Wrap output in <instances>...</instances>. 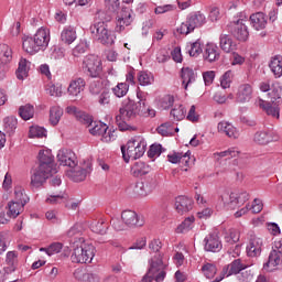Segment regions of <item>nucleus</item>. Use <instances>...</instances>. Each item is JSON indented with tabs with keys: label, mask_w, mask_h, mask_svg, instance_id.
<instances>
[{
	"label": "nucleus",
	"mask_w": 282,
	"mask_h": 282,
	"mask_svg": "<svg viewBox=\"0 0 282 282\" xmlns=\"http://www.w3.org/2000/svg\"><path fill=\"white\" fill-rule=\"evenodd\" d=\"M278 265H282V256L276 251H271L268 262L263 265V270H265V272H273Z\"/></svg>",
	"instance_id": "26"
},
{
	"label": "nucleus",
	"mask_w": 282,
	"mask_h": 282,
	"mask_svg": "<svg viewBox=\"0 0 282 282\" xmlns=\"http://www.w3.org/2000/svg\"><path fill=\"white\" fill-rule=\"evenodd\" d=\"M246 19H239L234 21L230 25V32L237 41L246 42L250 36V32H248V25H246Z\"/></svg>",
	"instance_id": "9"
},
{
	"label": "nucleus",
	"mask_w": 282,
	"mask_h": 282,
	"mask_svg": "<svg viewBox=\"0 0 282 282\" xmlns=\"http://www.w3.org/2000/svg\"><path fill=\"white\" fill-rule=\"evenodd\" d=\"M54 174L55 173L52 172L51 170H46L45 167L39 166L31 174V186H33V188H41V186L45 184L50 175H54Z\"/></svg>",
	"instance_id": "15"
},
{
	"label": "nucleus",
	"mask_w": 282,
	"mask_h": 282,
	"mask_svg": "<svg viewBox=\"0 0 282 282\" xmlns=\"http://www.w3.org/2000/svg\"><path fill=\"white\" fill-rule=\"evenodd\" d=\"M28 72H30V62L25 58H21L19 62V67L15 72L18 80H25L28 78Z\"/></svg>",
	"instance_id": "35"
},
{
	"label": "nucleus",
	"mask_w": 282,
	"mask_h": 282,
	"mask_svg": "<svg viewBox=\"0 0 282 282\" xmlns=\"http://www.w3.org/2000/svg\"><path fill=\"white\" fill-rule=\"evenodd\" d=\"M219 45L223 52H226V54H230V52H235V50H237V43H235L232 37H230L228 34L220 35Z\"/></svg>",
	"instance_id": "31"
},
{
	"label": "nucleus",
	"mask_w": 282,
	"mask_h": 282,
	"mask_svg": "<svg viewBox=\"0 0 282 282\" xmlns=\"http://www.w3.org/2000/svg\"><path fill=\"white\" fill-rule=\"evenodd\" d=\"M83 69L90 78L102 76V59L98 55H88L83 61Z\"/></svg>",
	"instance_id": "7"
},
{
	"label": "nucleus",
	"mask_w": 282,
	"mask_h": 282,
	"mask_svg": "<svg viewBox=\"0 0 282 282\" xmlns=\"http://www.w3.org/2000/svg\"><path fill=\"white\" fill-rule=\"evenodd\" d=\"M130 188L133 195H135L137 197H147L149 195V192L147 191V185L144 184V182L135 183Z\"/></svg>",
	"instance_id": "45"
},
{
	"label": "nucleus",
	"mask_w": 282,
	"mask_h": 282,
	"mask_svg": "<svg viewBox=\"0 0 282 282\" xmlns=\"http://www.w3.org/2000/svg\"><path fill=\"white\" fill-rule=\"evenodd\" d=\"M252 85L250 84H241L238 86V90L236 94L237 102H241L242 105L246 102H250L252 100Z\"/></svg>",
	"instance_id": "19"
},
{
	"label": "nucleus",
	"mask_w": 282,
	"mask_h": 282,
	"mask_svg": "<svg viewBox=\"0 0 282 282\" xmlns=\"http://www.w3.org/2000/svg\"><path fill=\"white\" fill-rule=\"evenodd\" d=\"M63 250V243L61 242H53L47 248H40V252H46L48 257L53 254H58Z\"/></svg>",
	"instance_id": "48"
},
{
	"label": "nucleus",
	"mask_w": 282,
	"mask_h": 282,
	"mask_svg": "<svg viewBox=\"0 0 282 282\" xmlns=\"http://www.w3.org/2000/svg\"><path fill=\"white\" fill-rule=\"evenodd\" d=\"M155 78L153 77V74L141 70L138 73V82L142 87H147L149 85H153Z\"/></svg>",
	"instance_id": "41"
},
{
	"label": "nucleus",
	"mask_w": 282,
	"mask_h": 282,
	"mask_svg": "<svg viewBox=\"0 0 282 282\" xmlns=\"http://www.w3.org/2000/svg\"><path fill=\"white\" fill-rule=\"evenodd\" d=\"M158 133H160L161 135H171V134H173V124L171 122L162 123L158 128Z\"/></svg>",
	"instance_id": "62"
},
{
	"label": "nucleus",
	"mask_w": 282,
	"mask_h": 282,
	"mask_svg": "<svg viewBox=\"0 0 282 282\" xmlns=\"http://www.w3.org/2000/svg\"><path fill=\"white\" fill-rule=\"evenodd\" d=\"M86 85L87 83L85 82V78L77 77L72 79L67 88L68 96L70 98H80V94L85 91Z\"/></svg>",
	"instance_id": "17"
},
{
	"label": "nucleus",
	"mask_w": 282,
	"mask_h": 282,
	"mask_svg": "<svg viewBox=\"0 0 282 282\" xmlns=\"http://www.w3.org/2000/svg\"><path fill=\"white\" fill-rule=\"evenodd\" d=\"M282 87L279 82L272 84L271 89L268 94L271 102H281Z\"/></svg>",
	"instance_id": "37"
},
{
	"label": "nucleus",
	"mask_w": 282,
	"mask_h": 282,
	"mask_svg": "<svg viewBox=\"0 0 282 282\" xmlns=\"http://www.w3.org/2000/svg\"><path fill=\"white\" fill-rule=\"evenodd\" d=\"M219 47L215 44H207L204 52V58L208 63H215V61H219Z\"/></svg>",
	"instance_id": "32"
},
{
	"label": "nucleus",
	"mask_w": 282,
	"mask_h": 282,
	"mask_svg": "<svg viewBox=\"0 0 282 282\" xmlns=\"http://www.w3.org/2000/svg\"><path fill=\"white\" fill-rule=\"evenodd\" d=\"M202 270L206 279H214L217 274V267H215V264L207 263L202 268Z\"/></svg>",
	"instance_id": "58"
},
{
	"label": "nucleus",
	"mask_w": 282,
	"mask_h": 282,
	"mask_svg": "<svg viewBox=\"0 0 282 282\" xmlns=\"http://www.w3.org/2000/svg\"><path fill=\"white\" fill-rule=\"evenodd\" d=\"M57 162L61 166H68L69 169H76V166H78V159L74 151L69 149H62L58 151Z\"/></svg>",
	"instance_id": "14"
},
{
	"label": "nucleus",
	"mask_w": 282,
	"mask_h": 282,
	"mask_svg": "<svg viewBox=\"0 0 282 282\" xmlns=\"http://www.w3.org/2000/svg\"><path fill=\"white\" fill-rule=\"evenodd\" d=\"M39 162L41 169H46L53 173H56V169H54V155L50 150H40L39 152Z\"/></svg>",
	"instance_id": "18"
},
{
	"label": "nucleus",
	"mask_w": 282,
	"mask_h": 282,
	"mask_svg": "<svg viewBox=\"0 0 282 282\" xmlns=\"http://www.w3.org/2000/svg\"><path fill=\"white\" fill-rule=\"evenodd\" d=\"M167 160L172 164H180V162H185L186 164H188V160H189L188 152L185 154L183 153L169 154Z\"/></svg>",
	"instance_id": "49"
},
{
	"label": "nucleus",
	"mask_w": 282,
	"mask_h": 282,
	"mask_svg": "<svg viewBox=\"0 0 282 282\" xmlns=\"http://www.w3.org/2000/svg\"><path fill=\"white\" fill-rule=\"evenodd\" d=\"M3 128L7 133H13L17 129V118L7 117L3 119Z\"/></svg>",
	"instance_id": "53"
},
{
	"label": "nucleus",
	"mask_w": 282,
	"mask_h": 282,
	"mask_svg": "<svg viewBox=\"0 0 282 282\" xmlns=\"http://www.w3.org/2000/svg\"><path fill=\"white\" fill-rule=\"evenodd\" d=\"M112 94L117 98H124V96H127V94H129V84H127V83H119L118 85H116L112 88Z\"/></svg>",
	"instance_id": "47"
},
{
	"label": "nucleus",
	"mask_w": 282,
	"mask_h": 282,
	"mask_svg": "<svg viewBox=\"0 0 282 282\" xmlns=\"http://www.w3.org/2000/svg\"><path fill=\"white\" fill-rule=\"evenodd\" d=\"M241 270H246V264L241 262V259H236L223 269V274L224 276H232V274H239Z\"/></svg>",
	"instance_id": "24"
},
{
	"label": "nucleus",
	"mask_w": 282,
	"mask_h": 282,
	"mask_svg": "<svg viewBox=\"0 0 282 282\" xmlns=\"http://www.w3.org/2000/svg\"><path fill=\"white\" fill-rule=\"evenodd\" d=\"M47 45H50V29L40 28L34 36H22V50L26 52V54H39V52H43L47 50Z\"/></svg>",
	"instance_id": "2"
},
{
	"label": "nucleus",
	"mask_w": 282,
	"mask_h": 282,
	"mask_svg": "<svg viewBox=\"0 0 282 282\" xmlns=\"http://www.w3.org/2000/svg\"><path fill=\"white\" fill-rule=\"evenodd\" d=\"M96 257V247L85 242V239L79 238V242L74 245L70 261L73 263H91Z\"/></svg>",
	"instance_id": "3"
},
{
	"label": "nucleus",
	"mask_w": 282,
	"mask_h": 282,
	"mask_svg": "<svg viewBox=\"0 0 282 282\" xmlns=\"http://www.w3.org/2000/svg\"><path fill=\"white\" fill-rule=\"evenodd\" d=\"M1 63H10L12 61V48L8 44H0Z\"/></svg>",
	"instance_id": "44"
},
{
	"label": "nucleus",
	"mask_w": 282,
	"mask_h": 282,
	"mask_svg": "<svg viewBox=\"0 0 282 282\" xmlns=\"http://www.w3.org/2000/svg\"><path fill=\"white\" fill-rule=\"evenodd\" d=\"M101 142H113L116 138H118V134L116 133V129L113 128H108L104 132H101Z\"/></svg>",
	"instance_id": "54"
},
{
	"label": "nucleus",
	"mask_w": 282,
	"mask_h": 282,
	"mask_svg": "<svg viewBox=\"0 0 282 282\" xmlns=\"http://www.w3.org/2000/svg\"><path fill=\"white\" fill-rule=\"evenodd\" d=\"M202 25H206V15L198 11L188 15L186 21L177 28V32L178 34L188 35L191 32H195L196 28H202Z\"/></svg>",
	"instance_id": "6"
},
{
	"label": "nucleus",
	"mask_w": 282,
	"mask_h": 282,
	"mask_svg": "<svg viewBox=\"0 0 282 282\" xmlns=\"http://www.w3.org/2000/svg\"><path fill=\"white\" fill-rule=\"evenodd\" d=\"M121 219L128 228H140L145 224L144 216L138 215L133 210L122 212Z\"/></svg>",
	"instance_id": "13"
},
{
	"label": "nucleus",
	"mask_w": 282,
	"mask_h": 282,
	"mask_svg": "<svg viewBox=\"0 0 282 282\" xmlns=\"http://www.w3.org/2000/svg\"><path fill=\"white\" fill-rule=\"evenodd\" d=\"M89 30L93 39L101 43V45H113L116 43V35L109 30V25L105 21L94 22Z\"/></svg>",
	"instance_id": "5"
},
{
	"label": "nucleus",
	"mask_w": 282,
	"mask_h": 282,
	"mask_svg": "<svg viewBox=\"0 0 282 282\" xmlns=\"http://www.w3.org/2000/svg\"><path fill=\"white\" fill-rule=\"evenodd\" d=\"M248 199H250L248 192H240L239 194L231 193L230 195L226 194L223 196L224 204H227L232 210L246 204Z\"/></svg>",
	"instance_id": "10"
},
{
	"label": "nucleus",
	"mask_w": 282,
	"mask_h": 282,
	"mask_svg": "<svg viewBox=\"0 0 282 282\" xmlns=\"http://www.w3.org/2000/svg\"><path fill=\"white\" fill-rule=\"evenodd\" d=\"M121 152L124 162H129V160H139V158H142L147 152V141L141 137L131 139L126 147H121Z\"/></svg>",
	"instance_id": "4"
},
{
	"label": "nucleus",
	"mask_w": 282,
	"mask_h": 282,
	"mask_svg": "<svg viewBox=\"0 0 282 282\" xmlns=\"http://www.w3.org/2000/svg\"><path fill=\"white\" fill-rule=\"evenodd\" d=\"M263 248V238L259 237L254 231L249 232V242L247 245L248 257H260Z\"/></svg>",
	"instance_id": "8"
},
{
	"label": "nucleus",
	"mask_w": 282,
	"mask_h": 282,
	"mask_svg": "<svg viewBox=\"0 0 282 282\" xmlns=\"http://www.w3.org/2000/svg\"><path fill=\"white\" fill-rule=\"evenodd\" d=\"M63 202H65V193L51 194L46 198V204H63Z\"/></svg>",
	"instance_id": "60"
},
{
	"label": "nucleus",
	"mask_w": 282,
	"mask_h": 282,
	"mask_svg": "<svg viewBox=\"0 0 282 282\" xmlns=\"http://www.w3.org/2000/svg\"><path fill=\"white\" fill-rule=\"evenodd\" d=\"M204 242L206 252H219L223 248L221 240L217 235L207 236Z\"/></svg>",
	"instance_id": "23"
},
{
	"label": "nucleus",
	"mask_w": 282,
	"mask_h": 282,
	"mask_svg": "<svg viewBox=\"0 0 282 282\" xmlns=\"http://www.w3.org/2000/svg\"><path fill=\"white\" fill-rule=\"evenodd\" d=\"M61 118H63V110L58 106H53L50 109V122L53 127H56L58 122H61Z\"/></svg>",
	"instance_id": "40"
},
{
	"label": "nucleus",
	"mask_w": 282,
	"mask_h": 282,
	"mask_svg": "<svg viewBox=\"0 0 282 282\" xmlns=\"http://www.w3.org/2000/svg\"><path fill=\"white\" fill-rule=\"evenodd\" d=\"M47 131L43 127L32 126L29 130V138H45Z\"/></svg>",
	"instance_id": "51"
},
{
	"label": "nucleus",
	"mask_w": 282,
	"mask_h": 282,
	"mask_svg": "<svg viewBox=\"0 0 282 282\" xmlns=\"http://www.w3.org/2000/svg\"><path fill=\"white\" fill-rule=\"evenodd\" d=\"M251 25L254 30H265V25H268V19L265 18V13L257 12L250 15Z\"/></svg>",
	"instance_id": "29"
},
{
	"label": "nucleus",
	"mask_w": 282,
	"mask_h": 282,
	"mask_svg": "<svg viewBox=\"0 0 282 282\" xmlns=\"http://www.w3.org/2000/svg\"><path fill=\"white\" fill-rule=\"evenodd\" d=\"M254 278V273H252V270L246 265L245 269L241 270V272L238 273V281L240 282H250Z\"/></svg>",
	"instance_id": "52"
},
{
	"label": "nucleus",
	"mask_w": 282,
	"mask_h": 282,
	"mask_svg": "<svg viewBox=\"0 0 282 282\" xmlns=\"http://www.w3.org/2000/svg\"><path fill=\"white\" fill-rule=\"evenodd\" d=\"M8 216L11 217L12 219H17V216L23 213L25 205L19 202L11 200L8 203Z\"/></svg>",
	"instance_id": "36"
},
{
	"label": "nucleus",
	"mask_w": 282,
	"mask_h": 282,
	"mask_svg": "<svg viewBox=\"0 0 282 282\" xmlns=\"http://www.w3.org/2000/svg\"><path fill=\"white\" fill-rule=\"evenodd\" d=\"M46 91L50 94V96H55V98H61V96H63V88L58 85H48L46 87Z\"/></svg>",
	"instance_id": "61"
},
{
	"label": "nucleus",
	"mask_w": 282,
	"mask_h": 282,
	"mask_svg": "<svg viewBox=\"0 0 282 282\" xmlns=\"http://www.w3.org/2000/svg\"><path fill=\"white\" fill-rule=\"evenodd\" d=\"M97 78L90 83L89 91L93 96H98L101 91H105V79L100 77H93Z\"/></svg>",
	"instance_id": "38"
},
{
	"label": "nucleus",
	"mask_w": 282,
	"mask_h": 282,
	"mask_svg": "<svg viewBox=\"0 0 282 282\" xmlns=\"http://www.w3.org/2000/svg\"><path fill=\"white\" fill-rule=\"evenodd\" d=\"M253 141L256 144H270L272 142V135L268 131H258L254 133Z\"/></svg>",
	"instance_id": "42"
},
{
	"label": "nucleus",
	"mask_w": 282,
	"mask_h": 282,
	"mask_svg": "<svg viewBox=\"0 0 282 282\" xmlns=\"http://www.w3.org/2000/svg\"><path fill=\"white\" fill-rule=\"evenodd\" d=\"M171 116L174 118V120H184L186 118V108L183 105L175 106L171 110Z\"/></svg>",
	"instance_id": "50"
},
{
	"label": "nucleus",
	"mask_w": 282,
	"mask_h": 282,
	"mask_svg": "<svg viewBox=\"0 0 282 282\" xmlns=\"http://www.w3.org/2000/svg\"><path fill=\"white\" fill-rule=\"evenodd\" d=\"M232 83V70H227L220 78V87L228 89Z\"/></svg>",
	"instance_id": "59"
},
{
	"label": "nucleus",
	"mask_w": 282,
	"mask_h": 282,
	"mask_svg": "<svg viewBox=\"0 0 282 282\" xmlns=\"http://www.w3.org/2000/svg\"><path fill=\"white\" fill-rule=\"evenodd\" d=\"M74 278L79 282H100V278L96 273H87L83 269L74 271Z\"/></svg>",
	"instance_id": "30"
},
{
	"label": "nucleus",
	"mask_w": 282,
	"mask_h": 282,
	"mask_svg": "<svg viewBox=\"0 0 282 282\" xmlns=\"http://www.w3.org/2000/svg\"><path fill=\"white\" fill-rule=\"evenodd\" d=\"M97 101L101 107H107V105L111 104V93H109V90L107 89L102 90L99 94Z\"/></svg>",
	"instance_id": "56"
},
{
	"label": "nucleus",
	"mask_w": 282,
	"mask_h": 282,
	"mask_svg": "<svg viewBox=\"0 0 282 282\" xmlns=\"http://www.w3.org/2000/svg\"><path fill=\"white\" fill-rule=\"evenodd\" d=\"M133 23V15L131 9L122 8L116 18L115 32H124L126 28H129Z\"/></svg>",
	"instance_id": "11"
},
{
	"label": "nucleus",
	"mask_w": 282,
	"mask_h": 282,
	"mask_svg": "<svg viewBox=\"0 0 282 282\" xmlns=\"http://www.w3.org/2000/svg\"><path fill=\"white\" fill-rule=\"evenodd\" d=\"M240 237L241 235L237 229H230L229 232L225 236V241L232 246V243H237V241H239Z\"/></svg>",
	"instance_id": "57"
},
{
	"label": "nucleus",
	"mask_w": 282,
	"mask_h": 282,
	"mask_svg": "<svg viewBox=\"0 0 282 282\" xmlns=\"http://www.w3.org/2000/svg\"><path fill=\"white\" fill-rule=\"evenodd\" d=\"M269 67L272 72V74L275 76V78H281L282 76V56L275 55L271 57Z\"/></svg>",
	"instance_id": "34"
},
{
	"label": "nucleus",
	"mask_w": 282,
	"mask_h": 282,
	"mask_svg": "<svg viewBox=\"0 0 282 282\" xmlns=\"http://www.w3.org/2000/svg\"><path fill=\"white\" fill-rule=\"evenodd\" d=\"M130 173L133 177H142V175L151 173V166L142 161H138L131 166Z\"/></svg>",
	"instance_id": "27"
},
{
	"label": "nucleus",
	"mask_w": 282,
	"mask_h": 282,
	"mask_svg": "<svg viewBox=\"0 0 282 282\" xmlns=\"http://www.w3.org/2000/svg\"><path fill=\"white\" fill-rule=\"evenodd\" d=\"M87 173H91V164H88L87 169H82L80 166L76 165L67 171V176L73 180V182H85Z\"/></svg>",
	"instance_id": "20"
},
{
	"label": "nucleus",
	"mask_w": 282,
	"mask_h": 282,
	"mask_svg": "<svg viewBox=\"0 0 282 282\" xmlns=\"http://www.w3.org/2000/svg\"><path fill=\"white\" fill-rule=\"evenodd\" d=\"M138 116H140V106L131 98L124 99L119 108V113L116 116V124L119 131H138V127L128 123L135 120Z\"/></svg>",
	"instance_id": "1"
},
{
	"label": "nucleus",
	"mask_w": 282,
	"mask_h": 282,
	"mask_svg": "<svg viewBox=\"0 0 282 282\" xmlns=\"http://www.w3.org/2000/svg\"><path fill=\"white\" fill-rule=\"evenodd\" d=\"M77 34H76V28L74 26H65L61 33V41L62 43H65L66 45H72L74 41H76Z\"/></svg>",
	"instance_id": "33"
},
{
	"label": "nucleus",
	"mask_w": 282,
	"mask_h": 282,
	"mask_svg": "<svg viewBox=\"0 0 282 282\" xmlns=\"http://www.w3.org/2000/svg\"><path fill=\"white\" fill-rule=\"evenodd\" d=\"M86 124H88V131L91 133V135H102V132L107 131L109 129V126L107 123L100 122V121H94L91 118H87Z\"/></svg>",
	"instance_id": "22"
},
{
	"label": "nucleus",
	"mask_w": 282,
	"mask_h": 282,
	"mask_svg": "<svg viewBox=\"0 0 282 282\" xmlns=\"http://www.w3.org/2000/svg\"><path fill=\"white\" fill-rule=\"evenodd\" d=\"M218 131L219 133H225L228 138L232 140H237L239 138V130L232 126V123L227 121H220L218 123Z\"/></svg>",
	"instance_id": "25"
},
{
	"label": "nucleus",
	"mask_w": 282,
	"mask_h": 282,
	"mask_svg": "<svg viewBox=\"0 0 282 282\" xmlns=\"http://www.w3.org/2000/svg\"><path fill=\"white\" fill-rule=\"evenodd\" d=\"M256 106L262 109L267 116L279 119L281 117V108H279V101H265L261 98L256 100Z\"/></svg>",
	"instance_id": "16"
},
{
	"label": "nucleus",
	"mask_w": 282,
	"mask_h": 282,
	"mask_svg": "<svg viewBox=\"0 0 282 282\" xmlns=\"http://www.w3.org/2000/svg\"><path fill=\"white\" fill-rule=\"evenodd\" d=\"M19 116L22 120H30L31 118H34V106L30 104L21 106L19 108Z\"/></svg>",
	"instance_id": "43"
},
{
	"label": "nucleus",
	"mask_w": 282,
	"mask_h": 282,
	"mask_svg": "<svg viewBox=\"0 0 282 282\" xmlns=\"http://www.w3.org/2000/svg\"><path fill=\"white\" fill-rule=\"evenodd\" d=\"M188 52H189V56H199V54H202L203 52L202 42L197 40L196 42L192 43Z\"/></svg>",
	"instance_id": "64"
},
{
	"label": "nucleus",
	"mask_w": 282,
	"mask_h": 282,
	"mask_svg": "<svg viewBox=\"0 0 282 282\" xmlns=\"http://www.w3.org/2000/svg\"><path fill=\"white\" fill-rule=\"evenodd\" d=\"M195 224V216H189L184 219L183 224L178 225L176 228V232H188L193 230V226Z\"/></svg>",
	"instance_id": "46"
},
{
	"label": "nucleus",
	"mask_w": 282,
	"mask_h": 282,
	"mask_svg": "<svg viewBox=\"0 0 282 282\" xmlns=\"http://www.w3.org/2000/svg\"><path fill=\"white\" fill-rule=\"evenodd\" d=\"M175 102V98L171 95H165L161 100H160V107L162 109H171V106Z\"/></svg>",
	"instance_id": "63"
},
{
	"label": "nucleus",
	"mask_w": 282,
	"mask_h": 282,
	"mask_svg": "<svg viewBox=\"0 0 282 282\" xmlns=\"http://www.w3.org/2000/svg\"><path fill=\"white\" fill-rule=\"evenodd\" d=\"M239 153H241L239 151V149L237 148H229L228 150L226 151H223V152H218V153H215V158H239Z\"/></svg>",
	"instance_id": "55"
},
{
	"label": "nucleus",
	"mask_w": 282,
	"mask_h": 282,
	"mask_svg": "<svg viewBox=\"0 0 282 282\" xmlns=\"http://www.w3.org/2000/svg\"><path fill=\"white\" fill-rule=\"evenodd\" d=\"M90 230L96 232V235H107L109 230V225L104 220H95L90 224Z\"/></svg>",
	"instance_id": "39"
},
{
	"label": "nucleus",
	"mask_w": 282,
	"mask_h": 282,
	"mask_svg": "<svg viewBox=\"0 0 282 282\" xmlns=\"http://www.w3.org/2000/svg\"><path fill=\"white\" fill-rule=\"evenodd\" d=\"M7 267H4V273H0V282L8 281V274H12V272L17 271V268L19 265V254L17 251H9L7 252L6 258Z\"/></svg>",
	"instance_id": "12"
},
{
	"label": "nucleus",
	"mask_w": 282,
	"mask_h": 282,
	"mask_svg": "<svg viewBox=\"0 0 282 282\" xmlns=\"http://www.w3.org/2000/svg\"><path fill=\"white\" fill-rule=\"evenodd\" d=\"M181 77L183 80L184 89H188V87L192 86L193 83L197 79V75L195 74V70L189 67H184L181 70Z\"/></svg>",
	"instance_id": "28"
},
{
	"label": "nucleus",
	"mask_w": 282,
	"mask_h": 282,
	"mask_svg": "<svg viewBox=\"0 0 282 282\" xmlns=\"http://www.w3.org/2000/svg\"><path fill=\"white\" fill-rule=\"evenodd\" d=\"M174 206L178 215H184V213H188L189 210H193V199L186 196H178L175 198Z\"/></svg>",
	"instance_id": "21"
}]
</instances>
